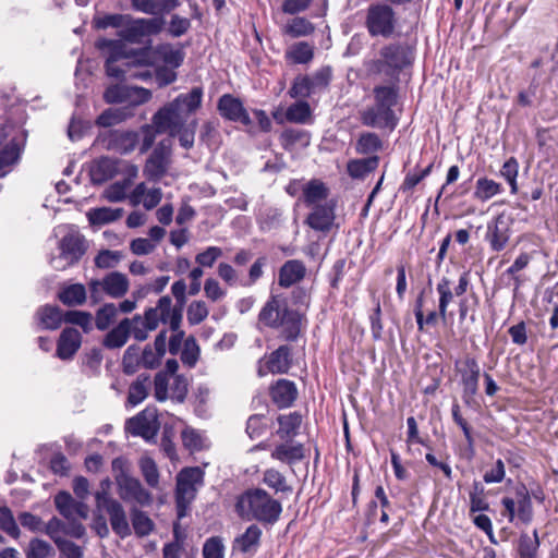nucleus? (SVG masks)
I'll list each match as a JSON object with an SVG mask.
<instances>
[{"label":"nucleus","instance_id":"nucleus-1","mask_svg":"<svg viewBox=\"0 0 558 558\" xmlns=\"http://www.w3.org/2000/svg\"><path fill=\"white\" fill-rule=\"evenodd\" d=\"M203 92L195 87L187 94L179 95L173 101L165 105L153 117L151 125L143 128V149H148L154 141L155 133H168L175 136L185 124L187 114L196 111L202 104Z\"/></svg>","mask_w":558,"mask_h":558},{"label":"nucleus","instance_id":"nucleus-2","mask_svg":"<svg viewBox=\"0 0 558 558\" xmlns=\"http://www.w3.org/2000/svg\"><path fill=\"white\" fill-rule=\"evenodd\" d=\"M259 324L279 329L286 341H295L302 330V315L288 306L284 298L272 295L258 314Z\"/></svg>","mask_w":558,"mask_h":558},{"label":"nucleus","instance_id":"nucleus-3","mask_svg":"<svg viewBox=\"0 0 558 558\" xmlns=\"http://www.w3.org/2000/svg\"><path fill=\"white\" fill-rule=\"evenodd\" d=\"M131 322V333L138 341L147 339L150 331L155 330L159 323L169 324L171 330L180 328L182 316L181 310L172 308L170 296H161L155 307L148 308L144 316H135Z\"/></svg>","mask_w":558,"mask_h":558},{"label":"nucleus","instance_id":"nucleus-4","mask_svg":"<svg viewBox=\"0 0 558 558\" xmlns=\"http://www.w3.org/2000/svg\"><path fill=\"white\" fill-rule=\"evenodd\" d=\"M236 511L243 519L272 524L278 521L282 506L266 490L255 488L246 490L239 497Z\"/></svg>","mask_w":558,"mask_h":558},{"label":"nucleus","instance_id":"nucleus-5","mask_svg":"<svg viewBox=\"0 0 558 558\" xmlns=\"http://www.w3.org/2000/svg\"><path fill=\"white\" fill-rule=\"evenodd\" d=\"M375 104L360 112V119L366 126L393 129L397 124L392 107L397 102V90L392 86L374 88Z\"/></svg>","mask_w":558,"mask_h":558},{"label":"nucleus","instance_id":"nucleus-6","mask_svg":"<svg viewBox=\"0 0 558 558\" xmlns=\"http://www.w3.org/2000/svg\"><path fill=\"white\" fill-rule=\"evenodd\" d=\"M411 59L407 49L400 45L385 46L379 58L367 62V71L371 74H385L395 76L401 69L410 64Z\"/></svg>","mask_w":558,"mask_h":558},{"label":"nucleus","instance_id":"nucleus-7","mask_svg":"<svg viewBox=\"0 0 558 558\" xmlns=\"http://www.w3.org/2000/svg\"><path fill=\"white\" fill-rule=\"evenodd\" d=\"M204 472L201 468H184L177 475L175 501L178 515H185V510L194 500L197 487L203 484Z\"/></svg>","mask_w":558,"mask_h":558},{"label":"nucleus","instance_id":"nucleus-8","mask_svg":"<svg viewBox=\"0 0 558 558\" xmlns=\"http://www.w3.org/2000/svg\"><path fill=\"white\" fill-rule=\"evenodd\" d=\"M85 250L84 238L77 230L70 228L59 243V254L50 258V264L56 270H64L78 262Z\"/></svg>","mask_w":558,"mask_h":558},{"label":"nucleus","instance_id":"nucleus-9","mask_svg":"<svg viewBox=\"0 0 558 558\" xmlns=\"http://www.w3.org/2000/svg\"><path fill=\"white\" fill-rule=\"evenodd\" d=\"M396 24V12L388 3H376L368 7L365 26L371 36L390 37L395 32Z\"/></svg>","mask_w":558,"mask_h":558},{"label":"nucleus","instance_id":"nucleus-10","mask_svg":"<svg viewBox=\"0 0 558 558\" xmlns=\"http://www.w3.org/2000/svg\"><path fill=\"white\" fill-rule=\"evenodd\" d=\"M501 505L505 510L502 515L507 517L509 522L515 520L529 524L533 519V506L530 493L524 485L515 487V498L504 497Z\"/></svg>","mask_w":558,"mask_h":558},{"label":"nucleus","instance_id":"nucleus-11","mask_svg":"<svg viewBox=\"0 0 558 558\" xmlns=\"http://www.w3.org/2000/svg\"><path fill=\"white\" fill-rule=\"evenodd\" d=\"M159 427L157 410L154 408H146L126 422V430L130 434L140 436L147 441L157 436Z\"/></svg>","mask_w":558,"mask_h":558},{"label":"nucleus","instance_id":"nucleus-12","mask_svg":"<svg viewBox=\"0 0 558 558\" xmlns=\"http://www.w3.org/2000/svg\"><path fill=\"white\" fill-rule=\"evenodd\" d=\"M117 488L120 498L125 502H133L142 507H147L154 501L151 493L143 486L138 478L134 476L118 484Z\"/></svg>","mask_w":558,"mask_h":558},{"label":"nucleus","instance_id":"nucleus-13","mask_svg":"<svg viewBox=\"0 0 558 558\" xmlns=\"http://www.w3.org/2000/svg\"><path fill=\"white\" fill-rule=\"evenodd\" d=\"M171 148L170 144L161 142L153 150L144 167V174L153 181L159 180L166 172L170 163Z\"/></svg>","mask_w":558,"mask_h":558},{"label":"nucleus","instance_id":"nucleus-14","mask_svg":"<svg viewBox=\"0 0 558 558\" xmlns=\"http://www.w3.org/2000/svg\"><path fill=\"white\" fill-rule=\"evenodd\" d=\"M151 92L144 87L116 85L107 87V102L128 101L130 105L137 106L149 101Z\"/></svg>","mask_w":558,"mask_h":558},{"label":"nucleus","instance_id":"nucleus-15","mask_svg":"<svg viewBox=\"0 0 558 558\" xmlns=\"http://www.w3.org/2000/svg\"><path fill=\"white\" fill-rule=\"evenodd\" d=\"M459 373L463 386V399L469 403L477 393L481 368L475 359L466 357L462 362V367L459 368Z\"/></svg>","mask_w":558,"mask_h":558},{"label":"nucleus","instance_id":"nucleus-16","mask_svg":"<svg viewBox=\"0 0 558 558\" xmlns=\"http://www.w3.org/2000/svg\"><path fill=\"white\" fill-rule=\"evenodd\" d=\"M54 505L60 514L70 522H76V519H86L88 517V507L83 501L74 500L68 492L57 494Z\"/></svg>","mask_w":558,"mask_h":558},{"label":"nucleus","instance_id":"nucleus-17","mask_svg":"<svg viewBox=\"0 0 558 558\" xmlns=\"http://www.w3.org/2000/svg\"><path fill=\"white\" fill-rule=\"evenodd\" d=\"M107 26L123 27L121 36L130 43H140L145 37L141 19L132 20L129 15H107Z\"/></svg>","mask_w":558,"mask_h":558},{"label":"nucleus","instance_id":"nucleus-18","mask_svg":"<svg viewBox=\"0 0 558 558\" xmlns=\"http://www.w3.org/2000/svg\"><path fill=\"white\" fill-rule=\"evenodd\" d=\"M218 110L223 118L230 121L240 122L246 126L251 124L250 116L243 104L232 95L226 94L220 97Z\"/></svg>","mask_w":558,"mask_h":558},{"label":"nucleus","instance_id":"nucleus-19","mask_svg":"<svg viewBox=\"0 0 558 558\" xmlns=\"http://www.w3.org/2000/svg\"><path fill=\"white\" fill-rule=\"evenodd\" d=\"M509 223L504 215L497 216L494 221L488 223L486 240L493 251L499 252L504 250L509 241Z\"/></svg>","mask_w":558,"mask_h":558},{"label":"nucleus","instance_id":"nucleus-20","mask_svg":"<svg viewBox=\"0 0 558 558\" xmlns=\"http://www.w3.org/2000/svg\"><path fill=\"white\" fill-rule=\"evenodd\" d=\"M133 206L142 204L145 209H154L162 199V191L159 187L147 189L145 183L137 184L128 195Z\"/></svg>","mask_w":558,"mask_h":558},{"label":"nucleus","instance_id":"nucleus-21","mask_svg":"<svg viewBox=\"0 0 558 558\" xmlns=\"http://www.w3.org/2000/svg\"><path fill=\"white\" fill-rule=\"evenodd\" d=\"M82 337L75 328H65L61 332L57 344V356L61 360H70L78 351Z\"/></svg>","mask_w":558,"mask_h":558},{"label":"nucleus","instance_id":"nucleus-22","mask_svg":"<svg viewBox=\"0 0 558 558\" xmlns=\"http://www.w3.org/2000/svg\"><path fill=\"white\" fill-rule=\"evenodd\" d=\"M335 220L333 205L325 203L313 207L306 222L316 231H327L331 228Z\"/></svg>","mask_w":558,"mask_h":558},{"label":"nucleus","instance_id":"nucleus-23","mask_svg":"<svg viewBox=\"0 0 558 558\" xmlns=\"http://www.w3.org/2000/svg\"><path fill=\"white\" fill-rule=\"evenodd\" d=\"M270 396L278 408L290 407L298 397V389L293 381L279 379L270 388Z\"/></svg>","mask_w":558,"mask_h":558},{"label":"nucleus","instance_id":"nucleus-24","mask_svg":"<svg viewBox=\"0 0 558 558\" xmlns=\"http://www.w3.org/2000/svg\"><path fill=\"white\" fill-rule=\"evenodd\" d=\"M137 134L133 131H110L107 132V148L118 153L126 154L135 148Z\"/></svg>","mask_w":558,"mask_h":558},{"label":"nucleus","instance_id":"nucleus-25","mask_svg":"<svg viewBox=\"0 0 558 558\" xmlns=\"http://www.w3.org/2000/svg\"><path fill=\"white\" fill-rule=\"evenodd\" d=\"M107 513L109 514L110 524L114 533L122 538L131 534L126 513L119 501L107 500Z\"/></svg>","mask_w":558,"mask_h":558},{"label":"nucleus","instance_id":"nucleus-26","mask_svg":"<svg viewBox=\"0 0 558 558\" xmlns=\"http://www.w3.org/2000/svg\"><path fill=\"white\" fill-rule=\"evenodd\" d=\"M306 272L305 265L298 259H291L286 262L280 270L278 282L283 288H289L292 284L301 281Z\"/></svg>","mask_w":558,"mask_h":558},{"label":"nucleus","instance_id":"nucleus-27","mask_svg":"<svg viewBox=\"0 0 558 558\" xmlns=\"http://www.w3.org/2000/svg\"><path fill=\"white\" fill-rule=\"evenodd\" d=\"M266 368L272 374H286L291 366V350L288 345H280L270 353L266 361Z\"/></svg>","mask_w":558,"mask_h":558},{"label":"nucleus","instance_id":"nucleus-28","mask_svg":"<svg viewBox=\"0 0 558 558\" xmlns=\"http://www.w3.org/2000/svg\"><path fill=\"white\" fill-rule=\"evenodd\" d=\"M46 533L54 541L63 539L59 534L63 532L74 537H81L84 534V527L78 522H70L68 525L64 524L58 518H52L45 526Z\"/></svg>","mask_w":558,"mask_h":558},{"label":"nucleus","instance_id":"nucleus-29","mask_svg":"<svg viewBox=\"0 0 558 558\" xmlns=\"http://www.w3.org/2000/svg\"><path fill=\"white\" fill-rule=\"evenodd\" d=\"M271 458L283 463L293 464L304 458V448L301 444H280L272 450Z\"/></svg>","mask_w":558,"mask_h":558},{"label":"nucleus","instance_id":"nucleus-30","mask_svg":"<svg viewBox=\"0 0 558 558\" xmlns=\"http://www.w3.org/2000/svg\"><path fill=\"white\" fill-rule=\"evenodd\" d=\"M262 536V530L256 524H251L246 531L234 541V549L242 553L256 551Z\"/></svg>","mask_w":558,"mask_h":558},{"label":"nucleus","instance_id":"nucleus-31","mask_svg":"<svg viewBox=\"0 0 558 558\" xmlns=\"http://www.w3.org/2000/svg\"><path fill=\"white\" fill-rule=\"evenodd\" d=\"M138 468L145 483L153 489L160 486V472L155 460L149 456H142L138 460Z\"/></svg>","mask_w":558,"mask_h":558},{"label":"nucleus","instance_id":"nucleus-32","mask_svg":"<svg viewBox=\"0 0 558 558\" xmlns=\"http://www.w3.org/2000/svg\"><path fill=\"white\" fill-rule=\"evenodd\" d=\"M21 147L15 137L0 150V177L5 175L20 158Z\"/></svg>","mask_w":558,"mask_h":558},{"label":"nucleus","instance_id":"nucleus-33","mask_svg":"<svg viewBox=\"0 0 558 558\" xmlns=\"http://www.w3.org/2000/svg\"><path fill=\"white\" fill-rule=\"evenodd\" d=\"M39 324L44 329H58L64 320V315L57 306L46 305L37 311Z\"/></svg>","mask_w":558,"mask_h":558},{"label":"nucleus","instance_id":"nucleus-34","mask_svg":"<svg viewBox=\"0 0 558 558\" xmlns=\"http://www.w3.org/2000/svg\"><path fill=\"white\" fill-rule=\"evenodd\" d=\"M437 293L439 295L438 300V308L439 316L442 322H447L448 318V306L452 302L453 296L456 295L451 290V281L447 277H442L436 287Z\"/></svg>","mask_w":558,"mask_h":558},{"label":"nucleus","instance_id":"nucleus-35","mask_svg":"<svg viewBox=\"0 0 558 558\" xmlns=\"http://www.w3.org/2000/svg\"><path fill=\"white\" fill-rule=\"evenodd\" d=\"M279 429L277 434L281 438L294 437L302 424V415L298 412H291L278 417Z\"/></svg>","mask_w":558,"mask_h":558},{"label":"nucleus","instance_id":"nucleus-36","mask_svg":"<svg viewBox=\"0 0 558 558\" xmlns=\"http://www.w3.org/2000/svg\"><path fill=\"white\" fill-rule=\"evenodd\" d=\"M304 202L308 206L319 205L328 196V189L319 180H311L303 189Z\"/></svg>","mask_w":558,"mask_h":558},{"label":"nucleus","instance_id":"nucleus-37","mask_svg":"<svg viewBox=\"0 0 558 558\" xmlns=\"http://www.w3.org/2000/svg\"><path fill=\"white\" fill-rule=\"evenodd\" d=\"M130 288L126 275L118 271L107 274V295L122 298Z\"/></svg>","mask_w":558,"mask_h":558},{"label":"nucleus","instance_id":"nucleus-38","mask_svg":"<svg viewBox=\"0 0 558 558\" xmlns=\"http://www.w3.org/2000/svg\"><path fill=\"white\" fill-rule=\"evenodd\" d=\"M502 192V186L500 183L487 179V178H480L476 181L474 196L481 202H486L494 197L495 195H498Z\"/></svg>","mask_w":558,"mask_h":558},{"label":"nucleus","instance_id":"nucleus-39","mask_svg":"<svg viewBox=\"0 0 558 558\" xmlns=\"http://www.w3.org/2000/svg\"><path fill=\"white\" fill-rule=\"evenodd\" d=\"M315 31L314 24L305 17H294L290 20L284 28V34L298 38L311 35Z\"/></svg>","mask_w":558,"mask_h":558},{"label":"nucleus","instance_id":"nucleus-40","mask_svg":"<svg viewBox=\"0 0 558 558\" xmlns=\"http://www.w3.org/2000/svg\"><path fill=\"white\" fill-rule=\"evenodd\" d=\"M131 519L134 532L137 536H147L155 527L153 520L136 507L131 509Z\"/></svg>","mask_w":558,"mask_h":558},{"label":"nucleus","instance_id":"nucleus-41","mask_svg":"<svg viewBox=\"0 0 558 558\" xmlns=\"http://www.w3.org/2000/svg\"><path fill=\"white\" fill-rule=\"evenodd\" d=\"M314 57V48L305 41L292 45L287 51V58L296 64L308 63Z\"/></svg>","mask_w":558,"mask_h":558},{"label":"nucleus","instance_id":"nucleus-42","mask_svg":"<svg viewBox=\"0 0 558 558\" xmlns=\"http://www.w3.org/2000/svg\"><path fill=\"white\" fill-rule=\"evenodd\" d=\"M131 333V322L130 319H123L116 328L107 333V347L120 348L124 345Z\"/></svg>","mask_w":558,"mask_h":558},{"label":"nucleus","instance_id":"nucleus-43","mask_svg":"<svg viewBox=\"0 0 558 558\" xmlns=\"http://www.w3.org/2000/svg\"><path fill=\"white\" fill-rule=\"evenodd\" d=\"M59 299L69 306L80 305L86 300L85 287L80 283L71 284L59 293Z\"/></svg>","mask_w":558,"mask_h":558},{"label":"nucleus","instance_id":"nucleus-44","mask_svg":"<svg viewBox=\"0 0 558 558\" xmlns=\"http://www.w3.org/2000/svg\"><path fill=\"white\" fill-rule=\"evenodd\" d=\"M111 472L116 485L132 477V462L126 456H118L111 461Z\"/></svg>","mask_w":558,"mask_h":558},{"label":"nucleus","instance_id":"nucleus-45","mask_svg":"<svg viewBox=\"0 0 558 558\" xmlns=\"http://www.w3.org/2000/svg\"><path fill=\"white\" fill-rule=\"evenodd\" d=\"M377 157L351 160L348 163V173L352 178H364L367 173L373 171L377 167Z\"/></svg>","mask_w":558,"mask_h":558},{"label":"nucleus","instance_id":"nucleus-46","mask_svg":"<svg viewBox=\"0 0 558 558\" xmlns=\"http://www.w3.org/2000/svg\"><path fill=\"white\" fill-rule=\"evenodd\" d=\"M150 389L148 377H138L129 389L128 400L131 404L137 405L146 399Z\"/></svg>","mask_w":558,"mask_h":558},{"label":"nucleus","instance_id":"nucleus-47","mask_svg":"<svg viewBox=\"0 0 558 558\" xmlns=\"http://www.w3.org/2000/svg\"><path fill=\"white\" fill-rule=\"evenodd\" d=\"M539 547L538 534L535 530L533 535L522 534L519 541L520 558H536L537 549Z\"/></svg>","mask_w":558,"mask_h":558},{"label":"nucleus","instance_id":"nucleus-48","mask_svg":"<svg viewBox=\"0 0 558 558\" xmlns=\"http://www.w3.org/2000/svg\"><path fill=\"white\" fill-rule=\"evenodd\" d=\"M263 482L276 493H287L291 487L287 484V480L278 470L267 469L263 475Z\"/></svg>","mask_w":558,"mask_h":558},{"label":"nucleus","instance_id":"nucleus-49","mask_svg":"<svg viewBox=\"0 0 558 558\" xmlns=\"http://www.w3.org/2000/svg\"><path fill=\"white\" fill-rule=\"evenodd\" d=\"M311 113V107L306 101H298L287 109L286 118L293 123H305Z\"/></svg>","mask_w":558,"mask_h":558},{"label":"nucleus","instance_id":"nucleus-50","mask_svg":"<svg viewBox=\"0 0 558 558\" xmlns=\"http://www.w3.org/2000/svg\"><path fill=\"white\" fill-rule=\"evenodd\" d=\"M183 446L190 451H199L205 447L204 436L196 429L186 427L181 434Z\"/></svg>","mask_w":558,"mask_h":558},{"label":"nucleus","instance_id":"nucleus-51","mask_svg":"<svg viewBox=\"0 0 558 558\" xmlns=\"http://www.w3.org/2000/svg\"><path fill=\"white\" fill-rule=\"evenodd\" d=\"M519 173V163L515 158L511 157L509 158L501 167L500 169V175L506 179V181L509 183L511 193L517 194L518 193V183L517 178Z\"/></svg>","mask_w":558,"mask_h":558},{"label":"nucleus","instance_id":"nucleus-52","mask_svg":"<svg viewBox=\"0 0 558 558\" xmlns=\"http://www.w3.org/2000/svg\"><path fill=\"white\" fill-rule=\"evenodd\" d=\"M209 310L204 301H193L186 311L187 322L191 325H198L207 318Z\"/></svg>","mask_w":558,"mask_h":558},{"label":"nucleus","instance_id":"nucleus-53","mask_svg":"<svg viewBox=\"0 0 558 558\" xmlns=\"http://www.w3.org/2000/svg\"><path fill=\"white\" fill-rule=\"evenodd\" d=\"M123 371L126 374H134L140 367H142L140 348L136 345H130L123 355Z\"/></svg>","mask_w":558,"mask_h":558},{"label":"nucleus","instance_id":"nucleus-54","mask_svg":"<svg viewBox=\"0 0 558 558\" xmlns=\"http://www.w3.org/2000/svg\"><path fill=\"white\" fill-rule=\"evenodd\" d=\"M131 185L132 175L116 181L107 190V199L114 202L123 199L128 195L126 192L130 190Z\"/></svg>","mask_w":558,"mask_h":558},{"label":"nucleus","instance_id":"nucleus-55","mask_svg":"<svg viewBox=\"0 0 558 558\" xmlns=\"http://www.w3.org/2000/svg\"><path fill=\"white\" fill-rule=\"evenodd\" d=\"M381 147V141L375 133H363L356 144V150L361 154L375 153Z\"/></svg>","mask_w":558,"mask_h":558},{"label":"nucleus","instance_id":"nucleus-56","mask_svg":"<svg viewBox=\"0 0 558 558\" xmlns=\"http://www.w3.org/2000/svg\"><path fill=\"white\" fill-rule=\"evenodd\" d=\"M53 555V548L43 539H32L29 542L26 557L27 558H49Z\"/></svg>","mask_w":558,"mask_h":558},{"label":"nucleus","instance_id":"nucleus-57","mask_svg":"<svg viewBox=\"0 0 558 558\" xmlns=\"http://www.w3.org/2000/svg\"><path fill=\"white\" fill-rule=\"evenodd\" d=\"M312 94H314V92L312 89L308 75L295 77L291 88L289 89V95L292 98H306Z\"/></svg>","mask_w":558,"mask_h":558},{"label":"nucleus","instance_id":"nucleus-58","mask_svg":"<svg viewBox=\"0 0 558 558\" xmlns=\"http://www.w3.org/2000/svg\"><path fill=\"white\" fill-rule=\"evenodd\" d=\"M170 379L163 372L156 374L154 379V396L156 400L163 402L169 399Z\"/></svg>","mask_w":558,"mask_h":558},{"label":"nucleus","instance_id":"nucleus-59","mask_svg":"<svg viewBox=\"0 0 558 558\" xmlns=\"http://www.w3.org/2000/svg\"><path fill=\"white\" fill-rule=\"evenodd\" d=\"M102 353L100 349H93L85 354L83 365L85 372L92 375H100Z\"/></svg>","mask_w":558,"mask_h":558},{"label":"nucleus","instance_id":"nucleus-60","mask_svg":"<svg viewBox=\"0 0 558 558\" xmlns=\"http://www.w3.org/2000/svg\"><path fill=\"white\" fill-rule=\"evenodd\" d=\"M0 529L12 537L20 535L19 526L12 511L8 507L0 508Z\"/></svg>","mask_w":558,"mask_h":558},{"label":"nucleus","instance_id":"nucleus-61","mask_svg":"<svg viewBox=\"0 0 558 558\" xmlns=\"http://www.w3.org/2000/svg\"><path fill=\"white\" fill-rule=\"evenodd\" d=\"M199 356V347L194 338H187L181 353V361L189 367H193Z\"/></svg>","mask_w":558,"mask_h":558},{"label":"nucleus","instance_id":"nucleus-62","mask_svg":"<svg viewBox=\"0 0 558 558\" xmlns=\"http://www.w3.org/2000/svg\"><path fill=\"white\" fill-rule=\"evenodd\" d=\"M331 80V69L324 66L310 76V83L314 93L325 89Z\"/></svg>","mask_w":558,"mask_h":558},{"label":"nucleus","instance_id":"nucleus-63","mask_svg":"<svg viewBox=\"0 0 558 558\" xmlns=\"http://www.w3.org/2000/svg\"><path fill=\"white\" fill-rule=\"evenodd\" d=\"M64 320L82 327L85 331H88L93 324L92 315L83 311H68L64 314Z\"/></svg>","mask_w":558,"mask_h":558},{"label":"nucleus","instance_id":"nucleus-64","mask_svg":"<svg viewBox=\"0 0 558 558\" xmlns=\"http://www.w3.org/2000/svg\"><path fill=\"white\" fill-rule=\"evenodd\" d=\"M187 380L185 377L175 375L170 383L169 398L182 402L187 393Z\"/></svg>","mask_w":558,"mask_h":558}]
</instances>
